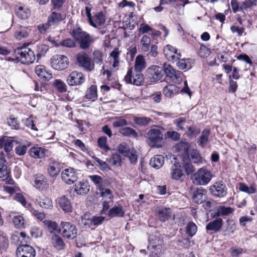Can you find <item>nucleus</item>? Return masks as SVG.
I'll use <instances>...</instances> for the list:
<instances>
[{"instance_id": "nucleus-1", "label": "nucleus", "mask_w": 257, "mask_h": 257, "mask_svg": "<svg viewBox=\"0 0 257 257\" xmlns=\"http://www.w3.org/2000/svg\"><path fill=\"white\" fill-rule=\"evenodd\" d=\"M149 244L148 249L149 250V257H161L164 249V241L161 235L158 232L152 233L149 237Z\"/></svg>"}, {"instance_id": "nucleus-2", "label": "nucleus", "mask_w": 257, "mask_h": 257, "mask_svg": "<svg viewBox=\"0 0 257 257\" xmlns=\"http://www.w3.org/2000/svg\"><path fill=\"white\" fill-rule=\"evenodd\" d=\"M71 35L76 41L78 42L80 47L83 49L88 48L91 43L93 42L90 35L86 32L83 31L80 28L73 30Z\"/></svg>"}, {"instance_id": "nucleus-3", "label": "nucleus", "mask_w": 257, "mask_h": 257, "mask_svg": "<svg viewBox=\"0 0 257 257\" xmlns=\"http://www.w3.org/2000/svg\"><path fill=\"white\" fill-rule=\"evenodd\" d=\"M17 59H19L22 63L29 64L34 62L36 59L34 51L32 48L23 46L17 48L15 51Z\"/></svg>"}, {"instance_id": "nucleus-4", "label": "nucleus", "mask_w": 257, "mask_h": 257, "mask_svg": "<svg viewBox=\"0 0 257 257\" xmlns=\"http://www.w3.org/2000/svg\"><path fill=\"white\" fill-rule=\"evenodd\" d=\"M212 177L210 171L205 168H201L191 176V180L195 184L206 185L210 181Z\"/></svg>"}, {"instance_id": "nucleus-5", "label": "nucleus", "mask_w": 257, "mask_h": 257, "mask_svg": "<svg viewBox=\"0 0 257 257\" xmlns=\"http://www.w3.org/2000/svg\"><path fill=\"white\" fill-rule=\"evenodd\" d=\"M60 232L63 237L69 239L75 238L77 234L76 226L69 222H61Z\"/></svg>"}, {"instance_id": "nucleus-6", "label": "nucleus", "mask_w": 257, "mask_h": 257, "mask_svg": "<svg viewBox=\"0 0 257 257\" xmlns=\"http://www.w3.org/2000/svg\"><path fill=\"white\" fill-rule=\"evenodd\" d=\"M77 62L79 66L82 67L87 72H91L94 69V64L91 58L85 52L79 53L76 57Z\"/></svg>"}, {"instance_id": "nucleus-7", "label": "nucleus", "mask_w": 257, "mask_h": 257, "mask_svg": "<svg viewBox=\"0 0 257 257\" xmlns=\"http://www.w3.org/2000/svg\"><path fill=\"white\" fill-rule=\"evenodd\" d=\"M163 73L161 67L153 65L149 67L146 72V78L151 83H154L160 80L163 77Z\"/></svg>"}, {"instance_id": "nucleus-8", "label": "nucleus", "mask_w": 257, "mask_h": 257, "mask_svg": "<svg viewBox=\"0 0 257 257\" xmlns=\"http://www.w3.org/2000/svg\"><path fill=\"white\" fill-rule=\"evenodd\" d=\"M148 143L151 147L159 148L161 147L158 144L163 140V135L162 133L158 128H152L148 133Z\"/></svg>"}, {"instance_id": "nucleus-9", "label": "nucleus", "mask_w": 257, "mask_h": 257, "mask_svg": "<svg viewBox=\"0 0 257 257\" xmlns=\"http://www.w3.org/2000/svg\"><path fill=\"white\" fill-rule=\"evenodd\" d=\"M68 58L64 55H56L51 58L52 67L56 70H64L68 67Z\"/></svg>"}, {"instance_id": "nucleus-10", "label": "nucleus", "mask_w": 257, "mask_h": 257, "mask_svg": "<svg viewBox=\"0 0 257 257\" xmlns=\"http://www.w3.org/2000/svg\"><path fill=\"white\" fill-rule=\"evenodd\" d=\"M119 153L129 158L131 163L135 164L138 160L136 151L133 148L130 147L125 143L120 144L118 146Z\"/></svg>"}, {"instance_id": "nucleus-11", "label": "nucleus", "mask_w": 257, "mask_h": 257, "mask_svg": "<svg viewBox=\"0 0 257 257\" xmlns=\"http://www.w3.org/2000/svg\"><path fill=\"white\" fill-rule=\"evenodd\" d=\"M32 183L37 189L43 191L49 187V183L46 177L41 174L34 175L32 178Z\"/></svg>"}, {"instance_id": "nucleus-12", "label": "nucleus", "mask_w": 257, "mask_h": 257, "mask_svg": "<svg viewBox=\"0 0 257 257\" xmlns=\"http://www.w3.org/2000/svg\"><path fill=\"white\" fill-rule=\"evenodd\" d=\"M210 191L211 193L217 197H223L227 194V187L222 181H217L213 185L210 186Z\"/></svg>"}, {"instance_id": "nucleus-13", "label": "nucleus", "mask_w": 257, "mask_h": 257, "mask_svg": "<svg viewBox=\"0 0 257 257\" xmlns=\"http://www.w3.org/2000/svg\"><path fill=\"white\" fill-rule=\"evenodd\" d=\"M132 73L133 68H131L127 71V74L124 77V80L127 83H131L136 85L137 86L142 85L144 81V78L141 72H136V74L133 76V80H132Z\"/></svg>"}, {"instance_id": "nucleus-14", "label": "nucleus", "mask_w": 257, "mask_h": 257, "mask_svg": "<svg viewBox=\"0 0 257 257\" xmlns=\"http://www.w3.org/2000/svg\"><path fill=\"white\" fill-rule=\"evenodd\" d=\"M85 80L84 75L82 72L78 71L72 72L67 77V82L69 85H80Z\"/></svg>"}, {"instance_id": "nucleus-15", "label": "nucleus", "mask_w": 257, "mask_h": 257, "mask_svg": "<svg viewBox=\"0 0 257 257\" xmlns=\"http://www.w3.org/2000/svg\"><path fill=\"white\" fill-rule=\"evenodd\" d=\"M16 255L17 257H35L36 251L28 244H22L17 247Z\"/></svg>"}, {"instance_id": "nucleus-16", "label": "nucleus", "mask_w": 257, "mask_h": 257, "mask_svg": "<svg viewBox=\"0 0 257 257\" xmlns=\"http://www.w3.org/2000/svg\"><path fill=\"white\" fill-rule=\"evenodd\" d=\"M163 68L166 76L169 78L171 81L175 83H178L181 80L179 72H176L170 64L165 63L164 64Z\"/></svg>"}, {"instance_id": "nucleus-17", "label": "nucleus", "mask_w": 257, "mask_h": 257, "mask_svg": "<svg viewBox=\"0 0 257 257\" xmlns=\"http://www.w3.org/2000/svg\"><path fill=\"white\" fill-rule=\"evenodd\" d=\"M62 179L67 184H72L78 179L77 174L72 168L65 169L61 173Z\"/></svg>"}, {"instance_id": "nucleus-18", "label": "nucleus", "mask_w": 257, "mask_h": 257, "mask_svg": "<svg viewBox=\"0 0 257 257\" xmlns=\"http://www.w3.org/2000/svg\"><path fill=\"white\" fill-rule=\"evenodd\" d=\"M164 53L170 61H177L181 57V53L177 52V49L170 45H167L164 48Z\"/></svg>"}, {"instance_id": "nucleus-19", "label": "nucleus", "mask_w": 257, "mask_h": 257, "mask_svg": "<svg viewBox=\"0 0 257 257\" xmlns=\"http://www.w3.org/2000/svg\"><path fill=\"white\" fill-rule=\"evenodd\" d=\"M157 215L161 222H165L174 215L170 208L164 206L158 207L156 210Z\"/></svg>"}, {"instance_id": "nucleus-20", "label": "nucleus", "mask_w": 257, "mask_h": 257, "mask_svg": "<svg viewBox=\"0 0 257 257\" xmlns=\"http://www.w3.org/2000/svg\"><path fill=\"white\" fill-rule=\"evenodd\" d=\"M206 193L207 191L203 188H197L192 193L193 201L198 204L203 203L206 199Z\"/></svg>"}, {"instance_id": "nucleus-21", "label": "nucleus", "mask_w": 257, "mask_h": 257, "mask_svg": "<svg viewBox=\"0 0 257 257\" xmlns=\"http://www.w3.org/2000/svg\"><path fill=\"white\" fill-rule=\"evenodd\" d=\"M14 37L17 40L26 38L29 36L31 30L27 27L18 25L15 26Z\"/></svg>"}, {"instance_id": "nucleus-22", "label": "nucleus", "mask_w": 257, "mask_h": 257, "mask_svg": "<svg viewBox=\"0 0 257 257\" xmlns=\"http://www.w3.org/2000/svg\"><path fill=\"white\" fill-rule=\"evenodd\" d=\"M57 201L59 207L65 213H70L72 211L71 203L66 196L62 195L58 197Z\"/></svg>"}, {"instance_id": "nucleus-23", "label": "nucleus", "mask_w": 257, "mask_h": 257, "mask_svg": "<svg viewBox=\"0 0 257 257\" xmlns=\"http://www.w3.org/2000/svg\"><path fill=\"white\" fill-rule=\"evenodd\" d=\"M171 177L175 180H181L184 176L183 173L181 166L179 163H174L170 168Z\"/></svg>"}, {"instance_id": "nucleus-24", "label": "nucleus", "mask_w": 257, "mask_h": 257, "mask_svg": "<svg viewBox=\"0 0 257 257\" xmlns=\"http://www.w3.org/2000/svg\"><path fill=\"white\" fill-rule=\"evenodd\" d=\"M105 22V17L101 12L97 13L90 20L89 23L94 28L103 25Z\"/></svg>"}, {"instance_id": "nucleus-25", "label": "nucleus", "mask_w": 257, "mask_h": 257, "mask_svg": "<svg viewBox=\"0 0 257 257\" xmlns=\"http://www.w3.org/2000/svg\"><path fill=\"white\" fill-rule=\"evenodd\" d=\"M74 191L79 195H84L89 191V186L86 181H80L75 185Z\"/></svg>"}, {"instance_id": "nucleus-26", "label": "nucleus", "mask_w": 257, "mask_h": 257, "mask_svg": "<svg viewBox=\"0 0 257 257\" xmlns=\"http://www.w3.org/2000/svg\"><path fill=\"white\" fill-rule=\"evenodd\" d=\"M223 220L220 218H216L212 221L209 222L206 226L207 230L213 231L214 232H217L221 228L222 226Z\"/></svg>"}, {"instance_id": "nucleus-27", "label": "nucleus", "mask_w": 257, "mask_h": 257, "mask_svg": "<svg viewBox=\"0 0 257 257\" xmlns=\"http://www.w3.org/2000/svg\"><path fill=\"white\" fill-rule=\"evenodd\" d=\"M35 72L39 77L46 80H49L52 78V73L46 71L44 65L37 66L35 68Z\"/></svg>"}, {"instance_id": "nucleus-28", "label": "nucleus", "mask_w": 257, "mask_h": 257, "mask_svg": "<svg viewBox=\"0 0 257 257\" xmlns=\"http://www.w3.org/2000/svg\"><path fill=\"white\" fill-rule=\"evenodd\" d=\"M14 143L18 144L20 143V142L11 139L0 140V149H2L4 148V150L7 153L10 152L12 150Z\"/></svg>"}, {"instance_id": "nucleus-29", "label": "nucleus", "mask_w": 257, "mask_h": 257, "mask_svg": "<svg viewBox=\"0 0 257 257\" xmlns=\"http://www.w3.org/2000/svg\"><path fill=\"white\" fill-rule=\"evenodd\" d=\"M179 88L175 84H170L166 85L163 89L164 94L168 97H172L177 94Z\"/></svg>"}, {"instance_id": "nucleus-30", "label": "nucleus", "mask_w": 257, "mask_h": 257, "mask_svg": "<svg viewBox=\"0 0 257 257\" xmlns=\"http://www.w3.org/2000/svg\"><path fill=\"white\" fill-rule=\"evenodd\" d=\"M164 163V158L162 155H158L152 158L150 161V165L155 169H159Z\"/></svg>"}, {"instance_id": "nucleus-31", "label": "nucleus", "mask_w": 257, "mask_h": 257, "mask_svg": "<svg viewBox=\"0 0 257 257\" xmlns=\"http://www.w3.org/2000/svg\"><path fill=\"white\" fill-rule=\"evenodd\" d=\"M177 61L176 65L180 69L186 71L191 69L192 67V61L191 59L181 58V57Z\"/></svg>"}, {"instance_id": "nucleus-32", "label": "nucleus", "mask_w": 257, "mask_h": 257, "mask_svg": "<svg viewBox=\"0 0 257 257\" xmlns=\"http://www.w3.org/2000/svg\"><path fill=\"white\" fill-rule=\"evenodd\" d=\"M36 201L39 205L42 208L50 209L53 207V203L51 199L48 197L38 196Z\"/></svg>"}, {"instance_id": "nucleus-33", "label": "nucleus", "mask_w": 257, "mask_h": 257, "mask_svg": "<svg viewBox=\"0 0 257 257\" xmlns=\"http://www.w3.org/2000/svg\"><path fill=\"white\" fill-rule=\"evenodd\" d=\"M189 144L185 142H181L175 146V150L180 153L181 155L188 157Z\"/></svg>"}, {"instance_id": "nucleus-34", "label": "nucleus", "mask_w": 257, "mask_h": 257, "mask_svg": "<svg viewBox=\"0 0 257 257\" xmlns=\"http://www.w3.org/2000/svg\"><path fill=\"white\" fill-rule=\"evenodd\" d=\"M15 11L17 17L21 19H27L30 15V11L25 6H17Z\"/></svg>"}, {"instance_id": "nucleus-35", "label": "nucleus", "mask_w": 257, "mask_h": 257, "mask_svg": "<svg viewBox=\"0 0 257 257\" xmlns=\"http://www.w3.org/2000/svg\"><path fill=\"white\" fill-rule=\"evenodd\" d=\"M146 67L145 59L143 56L139 55L137 56L135 60V70L136 72H142Z\"/></svg>"}, {"instance_id": "nucleus-36", "label": "nucleus", "mask_w": 257, "mask_h": 257, "mask_svg": "<svg viewBox=\"0 0 257 257\" xmlns=\"http://www.w3.org/2000/svg\"><path fill=\"white\" fill-rule=\"evenodd\" d=\"M84 97L92 101L96 100L97 98V87L95 85H91L86 91Z\"/></svg>"}, {"instance_id": "nucleus-37", "label": "nucleus", "mask_w": 257, "mask_h": 257, "mask_svg": "<svg viewBox=\"0 0 257 257\" xmlns=\"http://www.w3.org/2000/svg\"><path fill=\"white\" fill-rule=\"evenodd\" d=\"M62 20L63 16L61 13L53 12L48 17V22L52 26L58 24Z\"/></svg>"}, {"instance_id": "nucleus-38", "label": "nucleus", "mask_w": 257, "mask_h": 257, "mask_svg": "<svg viewBox=\"0 0 257 257\" xmlns=\"http://www.w3.org/2000/svg\"><path fill=\"white\" fill-rule=\"evenodd\" d=\"M210 131L208 129L204 130L201 136L198 138L197 143L199 146L204 148L208 142Z\"/></svg>"}, {"instance_id": "nucleus-39", "label": "nucleus", "mask_w": 257, "mask_h": 257, "mask_svg": "<svg viewBox=\"0 0 257 257\" xmlns=\"http://www.w3.org/2000/svg\"><path fill=\"white\" fill-rule=\"evenodd\" d=\"M48 173L49 175L53 177L57 176L60 172V166L59 163L55 162L49 164L48 169Z\"/></svg>"}, {"instance_id": "nucleus-40", "label": "nucleus", "mask_w": 257, "mask_h": 257, "mask_svg": "<svg viewBox=\"0 0 257 257\" xmlns=\"http://www.w3.org/2000/svg\"><path fill=\"white\" fill-rule=\"evenodd\" d=\"M46 150L41 147H33L30 150V155L35 158H42L45 157Z\"/></svg>"}, {"instance_id": "nucleus-41", "label": "nucleus", "mask_w": 257, "mask_h": 257, "mask_svg": "<svg viewBox=\"0 0 257 257\" xmlns=\"http://www.w3.org/2000/svg\"><path fill=\"white\" fill-rule=\"evenodd\" d=\"M53 246L58 250H61L64 248L65 243L62 238L58 235H54L51 238Z\"/></svg>"}, {"instance_id": "nucleus-42", "label": "nucleus", "mask_w": 257, "mask_h": 257, "mask_svg": "<svg viewBox=\"0 0 257 257\" xmlns=\"http://www.w3.org/2000/svg\"><path fill=\"white\" fill-rule=\"evenodd\" d=\"M230 5L234 13L243 10H247V8H245L244 1L239 3L237 0H231Z\"/></svg>"}, {"instance_id": "nucleus-43", "label": "nucleus", "mask_w": 257, "mask_h": 257, "mask_svg": "<svg viewBox=\"0 0 257 257\" xmlns=\"http://www.w3.org/2000/svg\"><path fill=\"white\" fill-rule=\"evenodd\" d=\"M239 189L248 194H254L256 192V186L255 184H252L250 186H247L243 183L238 184Z\"/></svg>"}, {"instance_id": "nucleus-44", "label": "nucleus", "mask_w": 257, "mask_h": 257, "mask_svg": "<svg viewBox=\"0 0 257 257\" xmlns=\"http://www.w3.org/2000/svg\"><path fill=\"white\" fill-rule=\"evenodd\" d=\"M48 50L47 46L44 44H39L35 47L34 51L35 55L37 56L38 60L44 56L46 52Z\"/></svg>"}, {"instance_id": "nucleus-45", "label": "nucleus", "mask_w": 257, "mask_h": 257, "mask_svg": "<svg viewBox=\"0 0 257 257\" xmlns=\"http://www.w3.org/2000/svg\"><path fill=\"white\" fill-rule=\"evenodd\" d=\"M89 178L96 186V189L98 190L100 187L106 185V180H103L102 177L97 175H93L89 176Z\"/></svg>"}, {"instance_id": "nucleus-46", "label": "nucleus", "mask_w": 257, "mask_h": 257, "mask_svg": "<svg viewBox=\"0 0 257 257\" xmlns=\"http://www.w3.org/2000/svg\"><path fill=\"white\" fill-rule=\"evenodd\" d=\"M133 120L136 124L141 126H146L152 121L150 118L145 116H135Z\"/></svg>"}, {"instance_id": "nucleus-47", "label": "nucleus", "mask_w": 257, "mask_h": 257, "mask_svg": "<svg viewBox=\"0 0 257 257\" xmlns=\"http://www.w3.org/2000/svg\"><path fill=\"white\" fill-rule=\"evenodd\" d=\"M92 55V62L97 65H101L103 63V58L104 57L103 53L100 50H96L93 51Z\"/></svg>"}, {"instance_id": "nucleus-48", "label": "nucleus", "mask_w": 257, "mask_h": 257, "mask_svg": "<svg viewBox=\"0 0 257 257\" xmlns=\"http://www.w3.org/2000/svg\"><path fill=\"white\" fill-rule=\"evenodd\" d=\"M183 166L185 171L187 175L192 174L195 170L194 167L190 162L189 159H187L185 157L183 158Z\"/></svg>"}, {"instance_id": "nucleus-49", "label": "nucleus", "mask_w": 257, "mask_h": 257, "mask_svg": "<svg viewBox=\"0 0 257 257\" xmlns=\"http://www.w3.org/2000/svg\"><path fill=\"white\" fill-rule=\"evenodd\" d=\"M124 212L121 206H114L109 210L108 215L111 217H122L124 215Z\"/></svg>"}, {"instance_id": "nucleus-50", "label": "nucleus", "mask_w": 257, "mask_h": 257, "mask_svg": "<svg viewBox=\"0 0 257 257\" xmlns=\"http://www.w3.org/2000/svg\"><path fill=\"white\" fill-rule=\"evenodd\" d=\"M119 133L123 136L128 137L137 138L138 136V133L134 129L130 127L121 128L119 131Z\"/></svg>"}, {"instance_id": "nucleus-51", "label": "nucleus", "mask_w": 257, "mask_h": 257, "mask_svg": "<svg viewBox=\"0 0 257 257\" xmlns=\"http://www.w3.org/2000/svg\"><path fill=\"white\" fill-rule=\"evenodd\" d=\"M13 222L15 226L17 228H24L25 227L26 221L22 215H18L14 216Z\"/></svg>"}, {"instance_id": "nucleus-52", "label": "nucleus", "mask_w": 257, "mask_h": 257, "mask_svg": "<svg viewBox=\"0 0 257 257\" xmlns=\"http://www.w3.org/2000/svg\"><path fill=\"white\" fill-rule=\"evenodd\" d=\"M151 43V38L147 35H144L140 42V46L144 52H147L149 49Z\"/></svg>"}, {"instance_id": "nucleus-53", "label": "nucleus", "mask_w": 257, "mask_h": 257, "mask_svg": "<svg viewBox=\"0 0 257 257\" xmlns=\"http://www.w3.org/2000/svg\"><path fill=\"white\" fill-rule=\"evenodd\" d=\"M9 174L6 160L4 158H0V178L8 176Z\"/></svg>"}, {"instance_id": "nucleus-54", "label": "nucleus", "mask_w": 257, "mask_h": 257, "mask_svg": "<svg viewBox=\"0 0 257 257\" xmlns=\"http://www.w3.org/2000/svg\"><path fill=\"white\" fill-rule=\"evenodd\" d=\"M197 231V226L195 223L191 221L186 226V233L190 237L193 236Z\"/></svg>"}, {"instance_id": "nucleus-55", "label": "nucleus", "mask_w": 257, "mask_h": 257, "mask_svg": "<svg viewBox=\"0 0 257 257\" xmlns=\"http://www.w3.org/2000/svg\"><path fill=\"white\" fill-rule=\"evenodd\" d=\"M98 190L100 192V196L108 198L110 200H112L113 199L112 191L109 188H106V185L100 187Z\"/></svg>"}, {"instance_id": "nucleus-56", "label": "nucleus", "mask_w": 257, "mask_h": 257, "mask_svg": "<svg viewBox=\"0 0 257 257\" xmlns=\"http://www.w3.org/2000/svg\"><path fill=\"white\" fill-rule=\"evenodd\" d=\"M225 229L223 230L225 235H229L233 233L236 229V224L233 220H228L227 221V226H225Z\"/></svg>"}, {"instance_id": "nucleus-57", "label": "nucleus", "mask_w": 257, "mask_h": 257, "mask_svg": "<svg viewBox=\"0 0 257 257\" xmlns=\"http://www.w3.org/2000/svg\"><path fill=\"white\" fill-rule=\"evenodd\" d=\"M107 139L106 137H100L97 141L98 147L105 152L110 150V148L107 144Z\"/></svg>"}, {"instance_id": "nucleus-58", "label": "nucleus", "mask_w": 257, "mask_h": 257, "mask_svg": "<svg viewBox=\"0 0 257 257\" xmlns=\"http://www.w3.org/2000/svg\"><path fill=\"white\" fill-rule=\"evenodd\" d=\"M195 164L201 163L203 161V159L201 157L200 154L197 150H193L190 155V159Z\"/></svg>"}, {"instance_id": "nucleus-59", "label": "nucleus", "mask_w": 257, "mask_h": 257, "mask_svg": "<svg viewBox=\"0 0 257 257\" xmlns=\"http://www.w3.org/2000/svg\"><path fill=\"white\" fill-rule=\"evenodd\" d=\"M55 87L60 92H64L66 91L67 86L65 83L61 80H55L53 83Z\"/></svg>"}, {"instance_id": "nucleus-60", "label": "nucleus", "mask_w": 257, "mask_h": 257, "mask_svg": "<svg viewBox=\"0 0 257 257\" xmlns=\"http://www.w3.org/2000/svg\"><path fill=\"white\" fill-rule=\"evenodd\" d=\"M110 163L114 166H119L121 163V157L118 154H112L111 157L107 160Z\"/></svg>"}, {"instance_id": "nucleus-61", "label": "nucleus", "mask_w": 257, "mask_h": 257, "mask_svg": "<svg viewBox=\"0 0 257 257\" xmlns=\"http://www.w3.org/2000/svg\"><path fill=\"white\" fill-rule=\"evenodd\" d=\"M233 209L230 207H225L224 206H220L218 209V213L221 215H228L232 213Z\"/></svg>"}, {"instance_id": "nucleus-62", "label": "nucleus", "mask_w": 257, "mask_h": 257, "mask_svg": "<svg viewBox=\"0 0 257 257\" xmlns=\"http://www.w3.org/2000/svg\"><path fill=\"white\" fill-rule=\"evenodd\" d=\"M200 132V130L195 125H191L188 127L186 132L187 135L189 137H195Z\"/></svg>"}, {"instance_id": "nucleus-63", "label": "nucleus", "mask_w": 257, "mask_h": 257, "mask_svg": "<svg viewBox=\"0 0 257 257\" xmlns=\"http://www.w3.org/2000/svg\"><path fill=\"white\" fill-rule=\"evenodd\" d=\"M44 223L48 230L51 232L56 230L57 228L58 225L55 221L48 220H45Z\"/></svg>"}, {"instance_id": "nucleus-64", "label": "nucleus", "mask_w": 257, "mask_h": 257, "mask_svg": "<svg viewBox=\"0 0 257 257\" xmlns=\"http://www.w3.org/2000/svg\"><path fill=\"white\" fill-rule=\"evenodd\" d=\"M112 125L114 127H121L127 124V121L121 117H116L112 122Z\"/></svg>"}]
</instances>
